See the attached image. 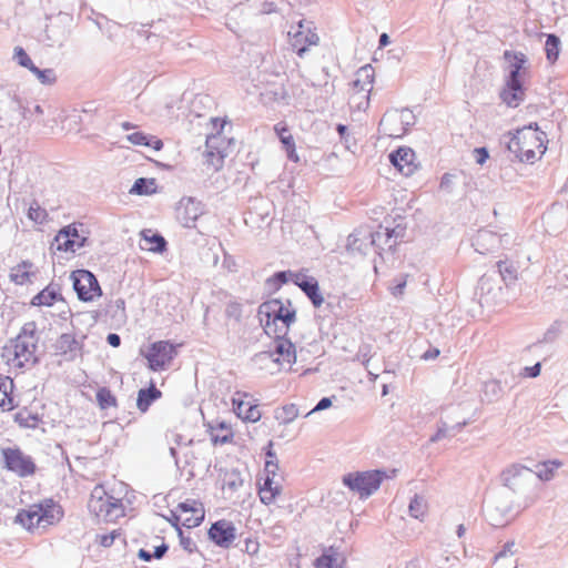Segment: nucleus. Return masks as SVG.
Returning a JSON list of instances; mask_svg holds the SVG:
<instances>
[{
    "instance_id": "b1692460",
    "label": "nucleus",
    "mask_w": 568,
    "mask_h": 568,
    "mask_svg": "<svg viewBox=\"0 0 568 568\" xmlns=\"http://www.w3.org/2000/svg\"><path fill=\"white\" fill-rule=\"evenodd\" d=\"M13 388L12 378L0 374V410L11 412L18 406L13 396Z\"/></svg>"
},
{
    "instance_id": "09e8293b",
    "label": "nucleus",
    "mask_w": 568,
    "mask_h": 568,
    "mask_svg": "<svg viewBox=\"0 0 568 568\" xmlns=\"http://www.w3.org/2000/svg\"><path fill=\"white\" fill-rule=\"evenodd\" d=\"M476 162L478 164H484L488 159V152L485 148H477L474 151Z\"/></svg>"
},
{
    "instance_id": "5fc2aeb1",
    "label": "nucleus",
    "mask_w": 568,
    "mask_h": 568,
    "mask_svg": "<svg viewBox=\"0 0 568 568\" xmlns=\"http://www.w3.org/2000/svg\"><path fill=\"white\" fill-rule=\"evenodd\" d=\"M358 242H359V239L356 235L351 234L347 237V250L348 251H354L355 248H358L357 247V243Z\"/></svg>"
},
{
    "instance_id": "f3484780",
    "label": "nucleus",
    "mask_w": 568,
    "mask_h": 568,
    "mask_svg": "<svg viewBox=\"0 0 568 568\" xmlns=\"http://www.w3.org/2000/svg\"><path fill=\"white\" fill-rule=\"evenodd\" d=\"M390 163L405 176L413 175L418 169L415 152L407 146H400L389 154Z\"/></svg>"
},
{
    "instance_id": "cd10ccee",
    "label": "nucleus",
    "mask_w": 568,
    "mask_h": 568,
    "mask_svg": "<svg viewBox=\"0 0 568 568\" xmlns=\"http://www.w3.org/2000/svg\"><path fill=\"white\" fill-rule=\"evenodd\" d=\"M296 285L307 295L315 307H320L324 303V297L320 293V286L315 278L304 277L295 281Z\"/></svg>"
},
{
    "instance_id": "603ef678",
    "label": "nucleus",
    "mask_w": 568,
    "mask_h": 568,
    "mask_svg": "<svg viewBox=\"0 0 568 568\" xmlns=\"http://www.w3.org/2000/svg\"><path fill=\"white\" fill-rule=\"evenodd\" d=\"M526 376L537 377L540 374V364L537 363L534 366L525 367Z\"/></svg>"
},
{
    "instance_id": "c03bdc74",
    "label": "nucleus",
    "mask_w": 568,
    "mask_h": 568,
    "mask_svg": "<svg viewBox=\"0 0 568 568\" xmlns=\"http://www.w3.org/2000/svg\"><path fill=\"white\" fill-rule=\"evenodd\" d=\"M176 530H178L179 538H180V545L183 547V549L186 550L189 554H193L194 551H196L197 548H196V544L194 542V540L189 536H184L181 528H179Z\"/></svg>"
},
{
    "instance_id": "7c9ffc66",
    "label": "nucleus",
    "mask_w": 568,
    "mask_h": 568,
    "mask_svg": "<svg viewBox=\"0 0 568 568\" xmlns=\"http://www.w3.org/2000/svg\"><path fill=\"white\" fill-rule=\"evenodd\" d=\"M162 393L152 384L149 388L140 389L138 394L136 406L144 413L149 409L150 405L160 398Z\"/></svg>"
},
{
    "instance_id": "6ab92c4d",
    "label": "nucleus",
    "mask_w": 568,
    "mask_h": 568,
    "mask_svg": "<svg viewBox=\"0 0 568 568\" xmlns=\"http://www.w3.org/2000/svg\"><path fill=\"white\" fill-rule=\"evenodd\" d=\"M54 242L58 251L74 253L84 245L85 237L79 234L77 227L69 225L55 235Z\"/></svg>"
},
{
    "instance_id": "4c0bfd02",
    "label": "nucleus",
    "mask_w": 568,
    "mask_h": 568,
    "mask_svg": "<svg viewBox=\"0 0 568 568\" xmlns=\"http://www.w3.org/2000/svg\"><path fill=\"white\" fill-rule=\"evenodd\" d=\"M260 541L255 536H248L243 540V551L251 557L257 556L260 552Z\"/></svg>"
},
{
    "instance_id": "69168bd1",
    "label": "nucleus",
    "mask_w": 568,
    "mask_h": 568,
    "mask_svg": "<svg viewBox=\"0 0 568 568\" xmlns=\"http://www.w3.org/2000/svg\"><path fill=\"white\" fill-rule=\"evenodd\" d=\"M505 552H499L497 556H496V559H498L499 557L504 556Z\"/></svg>"
},
{
    "instance_id": "f8f14e48",
    "label": "nucleus",
    "mask_w": 568,
    "mask_h": 568,
    "mask_svg": "<svg viewBox=\"0 0 568 568\" xmlns=\"http://www.w3.org/2000/svg\"><path fill=\"white\" fill-rule=\"evenodd\" d=\"M374 71L371 65L361 68L351 85L349 103L365 110L369 104V93L373 89Z\"/></svg>"
},
{
    "instance_id": "13d9d810",
    "label": "nucleus",
    "mask_w": 568,
    "mask_h": 568,
    "mask_svg": "<svg viewBox=\"0 0 568 568\" xmlns=\"http://www.w3.org/2000/svg\"><path fill=\"white\" fill-rule=\"evenodd\" d=\"M139 557L145 561H149L151 560V558L153 557V555H151L149 551L144 550V549H140L139 551Z\"/></svg>"
},
{
    "instance_id": "2f4dec72",
    "label": "nucleus",
    "mask_w": 568,
    "mask_h": 568,
    "mask_svg": "<svg viewBox=\"0 0 568 568\" xmlns=\"http://www.w3.org/2000/svg\"><path fill=\"white\" fill-rule=\"evenodd\" d=\"M300 415L298 408L295 404L284 405L275 410V419L283 425L294 422Z\"/></svg>"
},
{
    "instance_id": "6e6552de",
    "label": "nucleus",
    "mask_w": 568,
    "mask_h": 568,
    "mask_svg": "<svg viewBox=\"0 0 568 568\" xmlns=\"http://www.w3.org/2000/svg\"><path fill=\"white\" fill-rule=\"evenodd\" d=\"M385 477L381 470L354 471L343 477V484L361 498H366L379 488Z\"/></svg>"
},
{
    "instance_id": "4d7b16f0",
    "label": "nucleus",
    "mask_w": 568,
    "mask_h": 568,
    "mask_svg": "<svg viewBox=\"0 0 568 568\" xmlns=\"http://www.w3.org/2000/svg\"><path fill=\"white\" fill-rule=\"evenodd\" d=\"M166 550H168V546L165 544H162L161 546L155 548L153 557L156 559H160L163 557V555L165 554Z\"/></svg>"
},
{
    "instance_id": "5701e85b",
    "label": "nucleus",
    "mask_w": 568,
    "mask_h": 568,
    "mask_svg": "<svg viewBox=\"0 0 568 568\" xmlns=\"http://www.w3.org/2000/svg\"><path fill=\"white\" fill-rule=\"evenodd\" d=\"M38 274L39 270L33 263L22 261L11 268L10 280L18 285H28L34 283Z\"/></svg>"
},
{
    "instance_id": "423d86ee",
    "label": "nucleus",
    "mask_w": 568,
    "mask_h": 568,
    "mask_svg": "<svg viewBox=\"0 0 568 568\" xmlns=\"http://www.w3.org/2000/svg\"><path fill=\"white\" fill-rule=\"evenodd\" d=\"M34 351L33 336L22 333L3 346L1 358L9 371H16L34 363Z\"/></svg>"
},
{
    "instance_id": "8fccbe9b",
    "label": "nucleus",
    "mask_w": 568,
    "mask_h": 568,
    "mask_svg": "<svg viewBox=\"0 0 568 568\" xmlns=\"http://www.w3.org/2000/svg\"><path fill=\"white\" fill-rule=\"evenodd\" d=\"M331 405H332V400H331L329 398H327V397H324V398H322V399L318 402V404H317V405H316L312 410H310V412L307 413V415H310V414H312V413H314V412H316V410H323V409H326V408L331 407Z\"/></svg>"
},
{
    "instance_id": "7ed1b4c3",
    "label": "nucleus",
    "mask_w": 568,
    "mask_h": 568,
    "mask_svg": "<svg viewBox=\"0 0 568 568\" xmlns=\"http://www.w3.org/2000/svg\"><path fill=\"white\" fill-rule=\"evenodd\" d=\"M296 308L291 301L272 298L262 303L257 311L260 324L270 337H284L296 322Z\"/></svg>"
},
{
    "instance_id": "0eeeda50",
    "label": "nucleus",
    "mask_w": 568,
    "mask_h": 568,
    "mask_svg": "<svg viewBox=\"0 0 568 568\" xmlns=\"http://www.w3.org/2000/svg\"><path fill=\"white\" fill-rule=\"evenodd\" d=\"M181 344H173L170 341H156L141 351L151 371L165 369L178 355Z\"/></svg>"
},
{
    "instance_id": "ddd939ff",
    "label": "nucleus",
    "mask_w": 568,
    "mask_h": 568,
    "mask_svg": "<svg viewBox=\"0 0 568 568\" xmlns=\"http://www.w3.org/2000/svg\"><path fill=\"white\" fill-rule=\"evenodd\" d=\"M288 38L292 49L300 58H303L311 47H316L320 43V37L313 23L305 20L298 21L296 28L288 32Z\"/></svg>"
},
{
    "instance_id": "680f3d73",
    "label": "nucleus",
    "mask_w": 568,
    "mask_h": 568,
    "mask_svg": "<svg viewBox=\"0 0 568 568\" xmlns=\"http://www.w3.org/2000/svg\"><path fill=\"white\" fill-rule=\"evenodd\" d=\"M346 130H347V128L344 124L337 125V132L339 133L341 136H343L345 134Z\"/></svg>"
},
{
    "instance_id": "0e129e2a",
    "label": "nucleus",
    "mask_w": 568,
    "mask_h": 568,
    "mask_svg": "<svg viewBox=\"0 0 568 568\" xmlns=\"http://www.w3.org/2000/svg\"><path fill=\"white\" fill-rule=\"evenodd\" d=\"M464 530H465V529H464V526H463V525H460V526L458 527V536H459V537H462V536H463Z\"/></svg>"
},
{
    "instance_id": "f704fd0d",
    "label": "nucleus",
    "mask_w": 568,
    "mask_h": 568,
    "mask_svg": "<svg viewBox=\"0 0 568 568\" xmlns=\"http://www.w3.org/2000/svg\"><path fill=\"white\" fill-rule=\"evenodd\" d=\"M97 400H98L99 406L102 409L115 407L116 404H118L116 397L106 387H101V388L98 389V392H97Z\"/></svg>"
},
{
    "instance_id": "412c9836",
    "label": "nucleus",
    "mask_w": 568,
    "mask_h": 568,
    "mask_svg": "<svg viewBox=\"0 0 568 568\" xmlns=\"http://www.w3.org/2000/svg\"><path fill=\"white\" fill-rule=\"evenodd\" d=\"M347 558L339 546H329L323 549L314 562L315 568H345Z\"/></svg>"
},
{
    "instance_id": "dca6fc26",
    "label": "nucleus",
    "mask_w": 568,
    "mask_h": 568,
    "mask_svg": "<svg viewBox=\"0 0 568 568\" xmlns=\"http://www.w3.org/2000/svg\"><path fill=\"white\" fill-rule=\"evenodd\" d=\"M232 407L243 422L256 423L262 417L258 400L247 392H235L232 396Z\"/></svg>"
},
{
    "instance_id": "338daca9",
    "label": "nucleus",
    "mask_w": 568,
    "mask_h": 568,
    "mask_svg": "<svg viewBox=\"0 0 568 568\" xmlns=\"http://www.w3.org/2000/svg\"><path fill=\"white\" fill-rule=\"evenodd\" d=\"M514 568H517V567H514Z\"/></svg>"
},
{
    "instance_id": "bf43d9fd",
    "label": "nucleus",
    "mask_w": 568,
    "mask_h": 568,
    "mask_svg": "<svg viewBox=\"0 0 568 568\" xmlns=\"http://www.w3.org/2000/svg\"><path fill=\"white\" fill-rule=\"evenodd\" d=\"M389 43V38L386 33H383L381 37H379V44L381 47H385Z\"/></svg>"
},
{
    "instance_id": "9b49d317",
    "label": "nucleus",
    "mask_w": 568,
    "mask_h": 568,
    "mask_svg": "<svg viewBox=\"0 0 568 568\" xmlns=\"http://www.w3.org/2000/svg\"><path fill=\"white\" fill-rule=\"evenodd\" d=\"M205 516L202 503L193 499L180 503L171 517L168 519L175 529L184 526L186 528H195L201 525Z\"/></svg>"
},
{
    "instance_id": "393cba45",
    "label": "nucleus",
    "mask_w": 568,
    "mask_h": 568,
    "mask_svg": "<svg viewBox=\"0 0 568 568\" xmlns=\"http://www.w3.org/2000/svg\"><path fill=\"white\" fill-rule=\"evenodd\" d=\"M274 131L282 142L288 159L297 162L298 155L296 153V146L293 135L290 132V128L286 122L281 121L274 125Z\"/></svg>"
},
{
    "instance_id": "79ce46f5",
    "label": "nucleus",
    "mask_w": 568,
    "mask_h": 568,
    "mask_svg": "<svg viewBox=\"0 0 568 568\" xmlns=\"http://www.w3.org/2000/svg\"><path fill=\"white\" fill-rule=\"evenodd\" d=\"M121 536L120 529H114L109 534L98 535L95 540L102 547H110L113 545L114 540Z\"/></svg>"
},
{
    "instance_id": "37998d69",
    "label": "nucleus",
    "mask_w": 568,
    "mask_h": 568,
    "mask_svg": "<svg viewBox=\"0 0 568 568\" xmlns=\"http://www.w3.org/2000/svg\"><path fill=\"white\" fill-rule=\"evenodd\" d=\"M14 420L22 427H33L38 422L37 417L21 412L14 415Z\"/></svg>"
},
{
    "instance_id": "72a5a7b5",
    "label": "nucleus",
    "mask_w": 568,
    "mask_h": 568,
    "mask_svg": "<svg viewBox=\"0 0 568 568\" xmlns=\"http://www.w3.org/2000/svg\"><path fill=\"white\" fill-rule=\"evenodd\" d=\"M561 466V463L558 460H548L540 463L536 466L537 468V476L542 480H549L554 477V474L556 469H558Z\"/></svg>"
},
{
    "instance_id": "052dcab7",
    "label": "nucleus",
    "mask_w": 568,
    "mask_h": 568,
    "mask_svg": "<svg viewBox=\"0 0 568 568\" xmlns=\"http://www.w3.org/2000/svg\"><path fill=\"white\" fill-rule=\"evenodd\" d=\"M275 277L282 283H285L287 281L286 274L284 272L276 273Z\"/></svg>"
},
{
    "instance_id": "e2e57ef3",
    "label": "nucleus",
    "mask_w": 568,
    "mask_h": 568,
    "mask_svg": "<svg viewBox=\"0 0 568 568\" xmlns=\"http://www.w3.org/2000/svg\"><path fill=\"white\" fill-rule=\"evenodd\" d=\"M121 126H122V129H123V130H125V131L131 130V129H133V128H134V125H133L132 123H130V122H123V123L121 124Z\"/></svg>"
},
{
    "instance_id": "a19ab883",
    "label": "nucleus",
    "mask_w": 568,
    "mask_h": 568,
    "mask_svg": "<svg viewBox=\"0 0 568 568\" xmlns=\"http://www.w3.org/2000/svg\"><path fill=\"white\" fill-rule=\"evenodd\" d=\"M14 58L21 67L27 68L29 71H32V69L36 67L31 58L21 47H17L14 49Z\"/></svg>"
},
{
    "instance_id": "20e7f679",
    "label": "nucleus",
    "mask_w": 568,
    "mask_h": 568,
    "mask_svg": "<svg viewBox=\"0 0 568 568\" xmlns=\"http://www.w3.org/2000/svg\"><path fill=\"white\" fill-rule=\"evenodd\" d=\"M547 135L537 124L524 126L513 133L508 150L521 162H534L540 159L547 150Z\"/></svg>"
},
{
    "instance_id": "a878e982",
    "label": "nucleus",
    "mask_w": 568,
    "mask_h": 568,
    "mask_svg": "<svg viewBox=\"0 0 568 568\" xmlns=\"http://www.w3.org/2000/svg\"><path fill=\"white\" fill-rule=\"evenodd\" d=\"M504 59L510 64V72L507 78L523 79L526 74L527 57L523 52L506 50Z\"/></svg>"
},
{
    "instance_id": "e433bc0d",
    "label": "nucleus",
    "mask_w": 568,
    "mask_h": 568,
    "mask_svg": "<svg viewBox=\"0 0 568 568\" xmlns=\"http://www.w3.org/2000/svg\"><path fill=\"white\" fill-rule=\"evenodd\" d=\"M409 513L414 518L423 519L427 513V504L418 496H415L409 504Z\"/></svg>"
},
{
    "instance_id": "58836bf2",
    "label": "nucleus",
    "mask_w": 568,
    "mask_h": 568,
    "mask_svg": "<svg viewBox=\"0 0 568 568\" xmlns=\"http://www.w3.org/2000/svg\"><path fill=\"white\" fill-rule=\"evenodd\" d=\"M28 216L36 223H43L48 217V213L38 203H33L29 207Z\"/></svg>"
},
{
    "instance_id": "49530a36",
    "label": "nucleus",
    "mask_w": 568,
    "mask_h": 568,
    "mask_svg": "<svg viewBox=\"0 0 568 568\" xmlns=\"http://www.w3.org/2000/svg\"><path fill=\"white\" fill-rule=\"evenodd\" d=\"M498 271L504 280L515 277V268L507 262L500 261L497 263Z\"/></svg>"
},
{
    "instance_id": "f03ea898",
    "label": "nucleus",
    "mask_w": 568,
    "mask_h": 568,
    "mask_svg": "<svg viewBox=\"0 0 568 568\" xmlns=\"http://www.w3.org/2000/svg\"><path fill=\"white\" fill-rule=\"evenodd\" d=\"M64 516L63 507L52 498H44L18 510L14 523L30 534H44Z\"/></svg>"
},
{
    "instance_id": "4be33fe9",
    "label": "nucleus",
    "mask_w": 568,
    "mask_h": 568,
    "mask_svg": "<svg viewBox=\"0 0 568 568\" xmlns=\"http://www.w3.org/2000/svg\"><path fill=\"white\" fill-rule=\"evenodd\" d=\"M275 339V348L271 352V357L280 366L291 365L295 361V346L286 337H273Z\"/></svg>"
},
{
    "instance_id": "c85d7f7f",
    "label": "nucleus",
    "mask_w": 568,
    "mask_h": 568,
    "mask_svg": "<svg viewBox=\"0 0 568 568\" xmlns=\"http://www.w3.org/2000/svg\"><path fill=\"white\" fill-rule=\"evenodd\" d=\"M126 140L134 145H143L151 148L154 151H160L163 148V142L154 135H149L143 132H133L126 135Z\"/></svg>"
},
{
    "instance_id": "6e6d98bb",
    "label": "nucleus",
    "mask_w": 568,
    "mask_h": 568,
    "mask_svg": "<svg viewBox=\"0 0 568 568\" xmlns=\"http://www.w3.org/2000/svg\"><path fill=\"white\" fill-rule=\"evenodd\" d=\"M108 343L113 347H118L120 346L121 338L118 334L112 333L108 335Z\"/></svg>"
},
{
    "instance_id": "864d4df0",
    "label": "nucleus",
    "mask_w": 568,
    "mask_h": 568,
    "mask_svg": "<svg viewBox=\"0 0 568 568\" xmlns=\"http://www.w3.org/2000/svg\"><path fill=\"white\" fill-rule=\"evenodd\" d=\"M440 352L438 348L434 347V348H430L428 351H426L423 355H422V358L425 359V361H429V359H435L439 356Z\"/></svg>"
},
{
    "instance_id": "3c124183",
    "label": "nucleus",
    "mask_w": 568,
    "mask_h": 568,
    "mask_svg": "<svg viewBox=\"0 0 568 568\" xmlns=\"http://www.w3.org/2000/svg\"><path fill=\"white\" fill-rule=\"evenodd\" d=\"M404 231H405V227H403L400 225H397L394 229H386V235L389 239L393 237V236H395V237L403 236Z\"/></svg>"
},
{
    "instance_id": "bb28decb",
    "label": "nucleus",
    "mask_w": 568,
    "mask_h": 568,
    "mask_svg": "<svg viewBox=\"0 0 568 568\" xmlns=\"http://www.w3.org/2000/svg\"><path fill=\"white\" fill-rule=\"evenodd\" d=\"M62 300L60 288L58 285L49 284L41 292L34 295L31 300L33 306H52L58 301Z\"/></svg>"
},
{
    "instance_id": "aec40b11",
    "label": "nucleus",
    "mask_w": 568,
    "mask_h": 568,
    "mask_svg": "<svg viewBox=\"0 0 568 568\" xmlns=\"http://www.w3.org/2000/svg\"><path fill=\"white\" fill-rule=\"evenodd\" d=\"M526 97L523 79L507 78L500 92V99L510 108H517Z\"/></svg>"
},
{
    "instance_id": "f257e3e1",
    "label": "nucleus",
    "mask_w": 568,
    "mask_h": 568,
    "mask_svg": "<svg viewBox=\"0 0 568 568\" xmlns=\"http://www.w3.org/2000/svg\"><path fill=\"white\" fill-rule=\"evenodd\" d=\"M125 488L122 483L98 484L88 500L89 514L98 523H115L125 516Z\"/></svg>"
},
{
    "instance_id": "c9c22d12",
    "label": "nucleus",
    "mask_w": 568,
    "mask_h": 568,
    "mask_svg": "<svg viewBox=\"0 0 568 568\" xmlns=\"http://www.w3.org/2000/svg\"><path fill=\"white\" fill-rule=\"evenodd\" d=\"M560 41L555 34H549L545 43V50L548 61L552 64L559 57Z\"/></svg>"
},
{
    "instance_id": "ea45409f",
    "label": "nucleus",
    "mask_w": 568,
    "mask_h": 568,
    "mask_svg": "<svg viewBox=\"0 0 568 568\" xmlns=\"http://www.w3.org/2000/svg\"><path fill=\"white\" fill-rule=\"evenodd\" d=\"M31 72L43 84H52L57 80L53 70H51V69L40 70L39 68L34 67Z\"/></svg>"
},
{
    "instance_id": "a18cd8bd",
    "label": "nucleus",
    "mask_w": 568,
    "mask_h": 568,
    "mask_svg": "<svg viewBox=\"0 0 568 568\" xmlns=\"http://www.w3.org/2000/svg\"><path fill=\"white\" fill-rule=\"evenodd\" d=\"M217 432H221V434H216L214 437L215 442H220L222 444L231 442L233 437V433L230 427L225 426L224 424H221L217 428Z\"/></svg>"
},
{
    "instance_id": "4468645a",
    "label": "nucleus",
    "mask_w": 568,
    "mask_h": 568,
    "mask_svg": "<svg viewBox=\"0 0 568 568\" xmlns=\"http://www.w3.org/2000/svg\"><path fill=\"white\" fill-rule=\"evenodd\" d=\"M73 288L82 302H93L102 295V288L97 277L87 270H77L71 274Z\"/></svg>"
},
{
    "instance_id": "c756f323",
    "label": "nucleus",
    "mask_w": 568,
    "mask_h": 568,
    "mask_svg": "<svg viewBox=\"0 0 568 568\" xmlns=\"http://www.w3.org/2000/svg\"><path fill=\"white\" fill-rule=\"evenodd\" d=\"M142 243L140 244L142 250L150 252H162L165 247L164 239L159 234H153L151 231H143L141 233Z\"/></svg>"
},
{
    "instance_id": "de8ad7c7",
    "label": "nucleus",
    "mask_w": 568,
    "mask_h": 568,
    "mask_svg": "<svg viewBox=\"0 0 568 568\" xmlns=\"http://www.w3.org/2000/svg\"><path fill=\"white\" fill-rule=\"evenodd\" d=\"M407 277H408V275L403 276V278L399 281V283H397L395 286H393L390 288V292L395 297H399L404 294V290L407 284Z\"/></svg>"
},
{
    "instance_id": "1a4fd4ad",
    "label": "nucleus",
    "mask_w": 568,
    "mask_h": 568,
    "mask_svg": "<svg viewBox=\"0 0 568 568\" xmlns=\"http://www.w3.org/2000/svg\"><path fill=\"white\" fill-rule=\"evenodd\" d=\"M263 475L258 481V496L263 504L271 505L282 491L281 475L278 466L274 463V455L268 452Z\"/></svg>"
},
{
    "instance_id": "a211bd4d",
    "label": "nucleus",
    "mask_w": 568,
    "mask_h": 568,
    "mask_svg": "<svg viewBox=\"0 0 568 568\" xmlns=\"http://www.w3.org/2000/svg\"><path fill=\"white\" fill-rule=\"evenodd\" d=\"M209 538L219 547L230 548L236 539L235 526L225 519L212 524L209 529Z\"/></svg>"
},
{
    "instance_id": "9d476101",
    "label": "nucleus",
    "mask_w": 568,
    "mask_h": 568,
    "mask_svg": "<svg viewBox=\"0 0 568 568\" xmlns=\"http://www.w3.org/2000/svg\"><path fill=\"white\" fill-rule=\"evenodd\" d=\"M3 467L20 478L32 477L37 473V464L33 458L19 447H6L1 449Z\"/></svg>"
},
{
    "instance_id": "2eb2a0df",
    "label": "nucleus",
    "mask_w": 568,
    "mask_h": 568,
    "mask_svg": "<svg viewBox=\"0 0 568 568\" xmlns=\"http://www.w3.org/2000/svg\"><path fill=\"white\" fill-rule=\"evenodd\" d=\"M412 114L407 110H393L384 114L379 122V131L388 138H402L408 131Z\"/></svg>"
},
{
    "instance_id": "39448f33",
    "label": "nucleus",
    "mask_w": 568,
    "mask_h": 568,
    "mask_svg": "<svg viewBox=\"0 0 568 568\" xmlns=\"http://www.w3.org/2000/svg\"><path fill=\"white\" fill-rule=\"evenodd\" d=\"M211 124L215 133L206 138L204 154L205 164L213 172L224 166V160L230 156L234 149V139L223 134L224 128L229 124L226 118H212Z\"/></svg>"
},
{
    "instance_id": "473e14b6",
    "label": "nucleus",
    "mask_w": 568,
    "mask_h": 568,
    "mask_svg": "<svg viewBox=\"0 0 568 568\" xmlns=\"http://www.w3.org/2000/svg\"><path fill=\"white\" fill-rule=\"evenodd\" d=\"M155 190L156 185L154 179L140 178L135 180L134 184L130 189V193L138 195H150L153 194Z\"/></svg>"
}]
</instances>
